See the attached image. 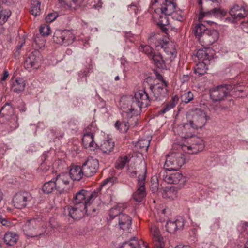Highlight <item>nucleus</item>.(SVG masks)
<instances>
[{"label":"nucleus","instance_id":"obj_31","mask_svg":"<svg viewBox=\"0 0 248 248\" xmlns=\"http://www.w3.org/2000/svg\"><path fill=\"white\" fill-rule=\"evenodd\" d=\"M114 142L112 139L104 140L100 146V149L104 153L109 154L113 149Z\"/></svg>","mask_w":248,"mask_h":248},{"label":"nucleus","instance_id":"obj_44","mask_svg":"<svg viewBox=\"0 0 248 248\" xmlns=\"http://www.w3.org/2000/svg\"><path fill=\"white\" fill-rule=\"evenodd\" d=\"M128 161V158L126 155L120 156L116 162L115 167L118 169H122Z\"/></svg>","mask_w":248,"mask_h":248},{"label":"nucleus","instance_id":"obj_17","mask_svg":"<svg viewBox=\"0 0 248 248\" xmlns=\"http://www.w3.org/2000/svg\"><path fill=\"white\" fill-rule=\"evenodd\" d=\"M82 167L84 176L87 177H91L97 172L99 168V161L92 157H88L83 163Z\"/></svg>","mask_w":248,"mask_h":248},{"label":"nucleus","instance_id":"obj_27","mask_svg":"<svg viewBox=\"0 0 248 248\" xmlns=\"http://www.w3.org/2000/svg\"><path fill=\"white\" fill-rule=\"evenodd\" d=\"M83 172L82 167L75 166L70 169L69 175L74 181H79L84 176Z\"/></svg>","mask_w":248,"mask_h":248},{"label":"nucleus","instance_id":"obj_9","mask_svg":"<svg viewBox=\"0 0 248 248\" xmlns=\"http://www.w3.org/2000/svg\"><path fill=\"white\" fill-rule=\"evenodd\" d=\"M185 162L184 155L181 153H171L167 155L164 169L168 170H177Z\"/></svg>","mask_w":248,"mask_h":248},{"label":"nucleus","instance_id":"obj_26","mask_svg":"<svg viewBox=\"0 0 248 248\" xmlns=\"http://www.w3.org/2000/svg\"><path fill=\"white\" fill-rule=\"evenodd\" d=\"M218 102L211 105V109L217 113H219L221 111L227 110L234 104V101L232 99H229L227 103L221 104L220 102Z\"/></svg>","mask_w":248,"mask_h":248},{"label":"nucleus","instance_id":"obj_22","mask_svg":"<svg viewBox=\"0 0 248 248\" xmlns=\"http://www.w3.org/2000/svg\"><path fill=\"white\" fill-rule=\"evenodd\" d=\"M37 52L30 53L24 62L25 68L30 70L31 68L37 69L39 67V57L37 56Z\"/></svg>","mask_w":248,"mask_h":248},{"label":"nucleus","instance_id":"obj_33","mask_svg":"<svg viewBox=\"0 0 248 248\" xmlns=\"http://www.w3.org/2000/svg\"><path fill=\"white\" fill-rule=\"evenodd\" d=\"M169 15L162 14L159 15V19L157 22V25L160 27L162 31L167 34L168 30L166 28V26L169 24V19L167 16Z\"/></svg>","mask_w":248,"mask_h":248},{"label":"nucleus","instance_id":"obj_60","mask_svg":"<svg viewBox=\"0 0 248 248\" xmlns=\"http://www.w3.org/2000/svg\"><path fill=\"white\" fill-rule=\"evenodd\" d=\"M189 77L187 75H183L181 78V80L182 82H185L186 81H187L189 80Z\"/></svg>","mask_w":248,"mask_h":248},{"label":"nucleus","instance_id":"obj_30","mask_svg":"<svg viewBox=\"0 0 248 248\" xmlns=\"http://www.w3.org/2000/svg\"><path fill=\"white\" fill-rule=\"evenodd\" d=\"M25 83L22 78H17L13 82L12 85V90L16 93H19L23 91L25 89Z\"/></svg>","mask_w":248,"mask_h":248},{"label":"nucleus","instance_id":"obj_36","mask_svg":"<svg viewBox=\"0 0 248 248\" xmlns=\"http://www.w3.org/2000/svg\"><path fill=\"white\" fill-rule=\"evenodd\" d=\"M125 208V205L124 204H117L110 210L109 213L110 218L113 219L116 216L118 217V215L121 213L120 211H122Z\"/></svg>","mask_w":248,"mask_h":248},{"label":"nucleus","instance_id":"obj_39","mask_svg":"<svg viewBox=\"0 0 248 248\" xmlns=\"http://www.w3.org/2000/svg\"><path fill=\"white\" fill-rule=\"evenodd\" d=\"M238 230L240 232V237L248 239V223H241L238 226Z\"/></svg>","mask_w":248,"mask_h":248},{"label":"nucleus","instance_id":"obj_16","mask_svg":"<svg viewBox=\"0 0 248 248\" xmlns=\"http://www.w3.org/2000/svg\"><path fill=\"white\" fill-rule=\"evenodd\" d=\"M146 176V170L140 174L138 180V189L133 194L134 200L137 202H141L146 195L145 188V178Z\"/></svg>","mask_w":248,"mask_h":248},{"label":"nucleus","instance_id":"obj_47","mask_svg":"<svg viewBox=\"0 0 248 248\" xmlns=\"http://www.w3.org/2000/svg\"><path fill=\"white\" fill-rule=\"evenodd\" d=\"M139 49L140 51H142L147 55L149 57H151L152 55L154 53L153 52V49L149 45L141 44Z\"/></svg>","mask_w":248,"mask_h":248},{"label":"nucleus","instance_id":"obj_21","mask_svg":"<svg viewBox=\"0 0 248 248\" xmlns=\"http://www.w3.org/2000/svg\"><path fill=\"white\" fill-rule=\"evenodd\" d=\"M219 38V33L215 30H208L202 36L204 45L209 46L216 42Z\"/></svg>","mask_w":248,"mask_h":248},{"label":"nucleus","instance_id":"obj_35","mask_svg":"<svg viewBox=\"0 0 248 248\" xmlns=\"http://www.w3.org/2000/svg\"><path fill=\"white\" fill-rule=\"evenodd\" d=\"M140 242L138 239L134 237L128 241H125L120 247V248H136L139 246Z\"/></svg>","mask_w":248,"mask_h":248},{"label":"nucleus","instance_id":"obj_45","mask_svg":"<svg viewBox=\"0 0 248 248\" xmlns=\"http://www.w3.org/2000/svg\"><path fill=\"white\" fill-rule=\"evenodd\" d=\"M194 95L190 91L185 92L181 96V101L185 103H188L193 99Z\"/></svg>","mask_w":248,"mask_h":248},{"label":"nucleus","instance_id":"obj_46","mask_svg":"<svg viewBox=\"0 0 248 248\" xmlns=\"http://www.w3.org/2000/svg\"><path fill=\"white\" fill-rule=\"evenodd\" d=\"M155 248H165V242L162 236L152 238Z\"/></svg>","mask_w":248,"mask_h":248},{"label":"nucleus","instance_id":"obj_10","mask_svg":"<svg viewBox=\"0 0 248 248\" xmlns=\"http://www.w3.org/2000/svg\"><path fill=\"white\" fill-rule=\"evenodd\" d=\"M122 115L124 120H125L129 127L137 125L140 118V111L136 108L131 109L130 106L125 104L121 106Z\"/></svg>","mask_w":248,"mask_h":248},{"label":"nucleus","instance_id":"obj_34","mask_svg":"<svg viewBox=\"0 0 248 248\" xmlns=\"http://www.w3.org/2000/svg\"><path fill=\"white\" fill-rule=\"evenodd\" d=\"M209 51H210L209 49H200L197 52V57L200 61L203 62H206L208 60L209 61L212 56L209 55Z\"/></svg>","mask_w":248,"mask_h":248},{"label":"nucleus","instance_id":"obj_3","mask_svg":"<svg viewBox=\"0 0 248 248\" xmlns=\"http://www.w3.org/2000/svg\"><path fill=\"white\" fill-rule=\"evenodd\" d=\"M148 43L153 45L157 49H162L167 55L165 60L160 53H154L151 57L156 66L159 68H164L165 62L168 59L171 62L177 56L175 45L170 42L169 38L159 33L153 32L148 37Z\"/></svg>","mask_w":248,"mask_h":248},{"label":"nucleus","instance_id":"obj_32","mask_svg":"<svg viewBox=\"0 0 248 248\" xmlns=\"http://www.w3.org/2000/svg\"><path fill=\"white\" fill-rule=\"evenodd\" d=\"M208 30L207 28L203 24H196L193 29V32L194 33L196 38L199 40L202 38L203 34ZM201 41L202 40H200Z\"/></svg>","mask_w":248,"mask_h":248},{"label":"nucleus","instance_id":"obj_56","mask_svg":"<svg viewBox=\"0 0 248 248\" xmlns=\"http://www.w3.org/2000/svg\"><path fill=\"white\" fill-rule=\"evenodd\" d=\"M0 222L3 226H8L10 222L7 219V218L3 217L2 216H0Z\"/></svg>","mask_w":248,"mask_h":248},{"label":"nucleus","instance_id":"obj_1","mask_svg":"<svg viewBox=\"0 0 248 248\" xmlns=\"http://www.w3.org/2000/svg\"><path fill=\"white\" fill-rule=\"evenodd\" d=\"M207 115L201 108H196L192 114V119L183 126L182 137L190 138L186 144L181 145L182 151L188 154H197L204 148V142L201 138L194 136L195 130L202 128L206 124Z\"/></svg>","mask_w":248,"mask_h":248},{"label":"nucleus","instance_id":"obj_20","mask_svg":"<svg viewBox=\"0 0 248 248\" xmlns=\"http://www.w3.org/2000/svg\"><path fill=\"white\" fill-rule=\"evenodd\" d=\"M56 184V191L61 194L66 191L69 181L67 174L62 173L54 178Z\"/></svg>","mask_w":248,"mask_h":248},{"label":"nucleus","instance_id":"obj_24","mask_svg":"<svg viewBox=\"0 0 248 248\" xmlns=\"http://www.w3.org/2000/svg\"><path fill=\"white\" fill-rule=\"evenodd\" d=\"M131 217L127 214L121 213L118 215V225L124 231H128L131 227Z\"/></svg>","mask_w":248,"mask_h":248},{"label":"nucleus","instance_id":"obj_23","mask_svg":"<svg viewBox=\"0 0 248 248\" xmlns=\"http://www.w3.org/2000/svg\"><path fill=\"white\" fill-rule=\"evenodd\" d=\"M176 7V4L174 2L165 0L161 5L160 10L162 14L171 15L172 17L175 16V12Z\"/></svg>","mask_w":248,"mask_h":248},{"label":"nucleus","instance_id":"obj_14","mask_svg":"<svg viewBox=\"0 0 248 248\" xmlns=\"http://www.w3.org/2000/svg\"><path fill=\"white\" fill-rule=\"evenodd\" d=\"M75 38L73 32L69 30H57L53 35L55 43L65 46L71 44Z\"/></svg>","mask_w":248,"mask_h":248},{"label":"nucleus","instance_id":"obj_42","mask_svg":"<svg viewBox=\"0 0 248 248\" xmlns=\"http://www.w3.org/2000/svg\"><path fill=\"white\" fill-rule=\"evenodd\" d=\"M115 127L117 129L122 133L126 132L130 127L125 120H124L123 121L121 122L117 121L115 124Z\"/></svg>","mask_w":248,"mask_h":248},{"label":"nucleus","instance_id":"obj_19","mask_svg":"<svg viewBox=\"0 0 248 248\" xmlns=\"http://www.w3.org/2000/svg\"><path fill=\"white\" fill-rule=\"evenodd\" d=\"M231 17L228 19L232 23H237L239 20L247 16L245 9L238 5H235L229 11Z\"/></svg>","mask_w":248,"mask_h":248},{"label":"nucleus","instance_id":"obj_8","mask_svg":"<svg viewBox=\"0 0 248 248\" xmlns=\"http://www.w3.org/2000/svg\"><path fill=\"white\" fill-rule=\"evenodd\" d=\"M235 89L231 85H220L211 89L209 94L211 99L214 102H220L227 97L231 92Z\"/></svg>","mask_w":248,"mask_h":248},{"label":"nucleus","instance_id":"obj_63","mask_svg":"<svg viewBox=\"0 0 248 248\" xmlns=\"http://www.w3.org/2000/svg\"><path fill=\"white\" fill-rule=\"evenodd\" d=\"M137 247L138 248H149L148 246L145 244L144 242H142L141 244L140 243V245Z\"/></svg>","mask_w":248,"mask_h":248},{"label":"nucleus","instance_id":"obj_55","mask_svg":"<svg viewBox=\"0 0 248 248\" xmlns=\"http://www.w3.org/2000/svg\"><path fill=\"white\" fill-rule=\"evenodd\" d=\"M17 108L20 112H24L27 110L26 104L23 102H21L17 106Z\"/></svg>","mask_w":248,"mask_h":248},{"label":"nucleus","instance_id":"obj_5","mask_svg":"<svg viewBox=\"0 0 248 248\" xmlns=\"http://www.w3.org/2000/svg\"><path fill=\"white\" fill-rule=\"evenodd\" d=\"M45 223L39 217L27 219L23 225L24 234L30 237L44 234L46 232Z\"/></svg>","mask_w":248,"mask_h":248},{"label":"nucleus","instance_id":"obj_4","mask_svg":"<svg viewBox=\"0 0 248 248\" xmlns=\"http://www.w3.org/2000/svg\"><path fill=\"white\" fill-rule=\"evenodd\" d=\"M18 117L15 114L14 108L10 103H6L0 110V122L4 124L5 130L8 133L19 126Z\"/></svg>","mask_w":248,"mask_h":248},{"label":"nucleus","instance_id":"obj_49","mask_svg":"<svg viewBox=\"0 0 248 248\" xmlns=\"http://www.w3.org/2000/svg\"><path fill=\"white\" fill-rule=\"evenodd\" d=\"M150 231L152 236V238L162 236L158 227L154 224L151 225L150 227Z\"/></svg>","mask_w":248,"mask_h":248},{"label":"nucleus","instance_id":"obj_57","mask_svg":"<svg viewBox=\"0 0 248 248\" xmlns=\"http://www.w3.org/2000/svg\"><path fill=\"white\" fill-rule=\"evenodd\" d=\"M241 28L244 32L248 33V20L242 22Z\"/></svg>","mask_w":248,"mask_h":248},{"label":"nucleus","instance_id":"obj_15","mask_svg":"<svg viewBox=\"0 0 248 248\" xmlns=\"http://www.w3.org/2000/svg\"><path fill=\"white\" fill-rule=\"evenodd\" d=\"M32 199V196L29 192L23 191L16 193L12 202L16 208L22 209L28 206Z\"/></svg>","mask_w":248,"mask_h":248},{"label":"nucleus","instance_id":"obj_29","mask_svg":"<svg viewBox=\"0 0 248 248\" xmlns=\"http://www.w3.org/2000/svg\"><path fill=\"white\" fill-rule=\"evenodd\" d=\"M178 101V97L177 95L173 96L170 102L163 106L161 109L159 111V114H163L173 108L177 104Z\"/></svg>","mask_w":248,"mask_h":248},{"label":"nucleus","instance_id":"obj_51","mask_svg":"<svg viewBox=\"0 0 248 248\" xmlns=\"http://www.w3.org/2000/svg\"><path fill=\"white\" fill-rule=\"evenodd\" d=\"M39 31L42 36L48 35L50 33V26L46 24H43L40 26Z\"/></svg>","mask_w":248,"mask_h":248},{"label":"nucleus","instance_id":"obj_54","mask_svg":"<svg viewBox=\"0 0 248 248\" xmlns=\"http://www.w3.org/2000/svg\"><path fill=\"white\" fill-rule=\"evenodd\" d=\"M49 169V166L46 165L45 162L41 164L38 170L43 172H46Z\"/></svg>","mask_w":248,"mask_h":248},{"label":"nucleus","instance_id":"obj_11","mask_svg":"<svg viewBox=\"0 0 248 248\" xmlns=\"http://www.w3.org/2000/svg\"><path fill=\"white\" fill-rule=\"evenodd\" d=\"M170 171L165 169L161 170L159 175V179L168 184L178 185L179 187L183 186L186 181L185 178L178 172L171 173Z\"/></svg>","mask_w":248,"mask_h":248},{"label":"nucleus","instance_id":"obj_40","mask_svg":"<svg viewBox=\"0 0 248 248\" xmlns=\"http://www.w3.org/2000/svg\"><path fill=\"white\" fill-rule=\"evenodd\" d=\"M11 11L7 9H2L0 7V24L4 23L11 15Z\"/></svg>","mask_w":248,"mask_h":248},{"label":"nucleus","instance_id":"obj_61","mask_svg":"<svg viewBox=\"0 0 248 248\" xmlns=\"http://www.w3.org/2000/svg\"><path fill=\"white\" fill-rule=\"evenodd\" d=\"M102 3L101 1V0H98L97 3L94 4L93 5V7L95 9H99L102 7Z\"/></svg>","mask_w":248,"mask_h":248},{"label":"nucleus","instance_id":"obj_41","mask_svg":"<svg viewBox=\"0 0 248 248\" xmlns=\"http://www.w3.org/2000/svg\"><path fill=\"white\" fill-rule=\"evenodd\" d=\"M150 141L148 139H141L137 142L136 146L142 151H147L150 145Z\"/></svg>","mask_w":248,"mask_h":248},{"label":"nucleus","instance_id":"obj_7","mask_svg":"<svg viewBox=\"0 0 248 248\" xmlns=\"http://www.w3.org/2000/svg\"><path fill=\"white\" fill-rule=\"evenodd\" d=\"M208 0H205L207 1ZM210 1L213 2L217 4L218 5L219 4V0H209ZM204 0H199L198 4L200 6V15L199 16V20L200 21H203L207 22L209 25H212L214 23V22L209 21L207 20H203L205 17H210V16H213L217 17H219L223 16L225 14V12L221 9L219 7L214 8L212 10H207L205 11L203 8L202 6V3Z\"/></svg>","mask_w":248,"mask_h":248},{"label":"nucleus","instance_id":"obj_64","mask_svg":"<svg viewBox=\"0 0 248 248\" xmlns=\"http://www.w3.org/2000/svg\"><path fill=\"white\" fill-rule=\"evenodd\" d=\"M175 248H192L191 246L189 245H184V246H177L175 247Z\"/></svg>","mask_w":248,"mask_h":248},{"label":"nucleus","instance_id":"obj_38","mask_svg":"<svg viewBox=\"0 0 248 248\" xmlns=\"http://www.w3.org/2000/svg\"><path fill=\"white\" fill-rule=\"evenodd\" d=\"M205 63L206 62H199L195 68L194 71L195 74H198L199 76H202L206 73L208 68Z\"/></svg>","mask_w":248,"mask_h":248},{"label":"nucleus","instance_id":"obj_2","mask_svg":"<svg viewBox=\"0 0 248 248\" xmlns=\"http://www.w3.org/2000/svg\"><path fill=\"white\" fill-rule=\"evenodd\" d=\"M100 194V188L93 192L84 189L79 190L73 197V205H67L64 208V214L75 220L81 219L88 212L93 215L96 209L91 207L90 205L96 199L100 200L99 196Z\"/></svg>","mask_w":248,"mask_h":248},{"label":"nucleus","instance_id":"obj_43","mask_svg":"<svg viewBox=\"0 0 248 248\" xmlns=\"http://www.w3.org/2000/svg\"><path fill=\"white\" fill-rule=\"evenodd\" d=\"M31 13L35 16L40 13V2L38 0H32L31 3Z\"/></svg>","mask_w":248,"mask_h":248},{"label":"nucleus","instance_id":"obj_28","mask_svg":"<svg viewBox=\"0 0 248 248\" xmlns=\"http://www.w3.org/2000/svg\"><path fill=\"white\" fill-rule=\"evenodd\" d=\"M19 236L18 234L13 232H7L4 236V241L8 246H14L16 244Z\"/></svg>","mask_w":248,"mask_h":248},{"label":"nucleus","instance_id":"obj_18","mask_svg":"<svg viewBox=\"0 0 248 248\" xmlns=\"http://www.w3.org/2000/svg\"><path fill=\"white\" fill-rule=\"evenodd\" d=\"M186 221L182 216L177 217L173 220H168L166 224L167 232L170 233H174L177 230H181L185 224Z\"/></svg>","mask_w":248,"mask_h":248},{"label":"nucleus","instance_id":"obj_53","mask_svg":"<svg viewBox=\"0 0 248 248\" xmlns=\"http://www.w3.org/2000/svg\"><path fill=\"white\" fill-rule=\"evenodd\" d=\"M128 10L131 13L134 12L135 14H137L138 12V4L132 3L128 6Z\"/></svg>","mask_w":248,"mask_h":248},{"label":"nucleus","instance_id":"obj_37","mask_svg":"<svg viewBox=\"0 0 248 248\" xmlns=\"http://www.w3.org/2000/svg\"><path fill=\"white\" fill-rule=\"evenodd\" d=\"M43 191L47 194L52 193L56 190V184L54 179L45 183L42 187Z\"/></svg>","mask_w":248,"mask_h":248},{"label":"nucleus","instance_id":"obj_52","mask_svg":"<svg viewBox=\"0 0 248 248\" xmlns=\"http://www.w3.org/2000/svg\"><path fill=\"white\" fill-rule=\"evenodd\" d=\"M58 16V14L56 12L49 13L46 17V21L47 23H51L54 21Z\"/></svg>","mask_w":248,"mask_h":248},{"label":"nucleus","instance_id":"obj_50","mask_svg":"<svg viewBox=\"0 0 248 248\" xmlns=\"http://www.w3.org/2000/svg\"><path fill=\"white\" fill-rule=\"evenodd\" d=\"M151 189L153 192H157L159 189V184L158 182V178L156 176H154L151 178Z\"/></svg>","mask_w":248,"mask_h":248},{"label":"nucleus","instance_id":"obj_48","mask_svg":"<svg viewBox=\"0 0 248 248\" xmlns=\"http://www.w3.org/2000/svg\"><path fill=\"white\" fill-rule=\"evenodd\" d=\"M63 136V133L58 132V130L56 129H50L48 132V137L50 139L54 140L55 139L62 138Z\"/></svg>","mask_w":248,"mask_h":248},{"label":"nucleus","instance_id":"obj_12","mask_svg":"<svg viewBox=\"0 0 248 248\" xmlns=\"http://www.w3.org/2000/svg\"><path fill=\"white\" fill-rule=\"evenodd\" d=\"M167 87V83L164 80L156 84H151L150 86V90L152 93L151 94V99L154 101L165 99L168 92Z\"/></svg>","mask_w":248,"mask_h":248},{"label":"nucleus","instance_id":"obj_13","mask_svg":"<svg viewBox=\"0 0 248 248\" xmlns=\"http://www.w3.org/2000/svg\"><path fill=\"white\" fill-rule=\"evenodd\" d=\"M96 128L93 124L88 126L83 131L82 143L84 147L94 151L97 148V145L94 140V135Z\"/></svg>","mask_w":248,"mask_h":248},{"label":"nucleus","instance_id":"obj_25","mask_svg":"<svg viewBox=\"0 0 248 248\" xmlns=\"http://www.w3.org/2000/svg\"><path fill=\"white\" fill-rule=\"evenodd\" d=\"M181 188L178 186L177 187L174 186L166 187L163 191L162 196L165 199L174 200L177 198L178 189Z\"/></svg>","mask_w":248,"mask_h":248},{"label":"nucleus","instance_id":"obj_59","mask_svg":"<svg viewBox=\"0 0 248 248\" xmlns=\"http://www.w3.org/2000/svg\"><path fill=\"white\" fill-rule=\"evenodd\" d=\"M9 76V73L7 71H4L3 75L1 78V81H5Z\"/></svg>","mask_w":248,"mask_h":248},{"label":"nucleus","instance_id":"obj_6","mask_svg":"<svg viewBox=\"0 0 248 248\" xmlns=\"http://www.w3.org/2000/svg\"><path fill=\"white\" fill-rule=\"evenodd\" d=\"M151 100V97L144 90H140L135 93L132 100H127L126 105L130 106L131 109L136 108L141 111L142 108H146L150 105Z\"/></svg>","mask_w":248,"mask_h":248},{"label":"nucleus","instance_id":"obj_62","mask_svg":"<svg viewBox=\"0 0 248 248\" xmlns=\"http://www.w3.org/2000/svg\"><path fill=\"white\" fill-rule=\"evenodd\" d=\"M173 18H175L176 20L178 21H182L184 19V16L180 15H177V13H176L175 16L174 17H172Z\"/></svg>","mask_w":248,"mask_h":248},{"label":"nucleus","instance_id":"obj_58","mask_svg":"<svg viewBox=\"0 0 248 248\" xmlns=\"http://www.w3.org/2000/svg\"><path fill=\"white\" fill-rule=\"evenodd\" d=\"M88 72L86 71H80L78 72V76L80 78H85L86 82H87L86 77L88 76Z\"/></svg>","mask_w":248,"mask_h":248}]
</instances>
